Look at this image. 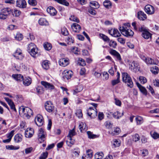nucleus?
Segmentation results:
<instances>
[{"mask_svg":"<svg viewBox=\"0 0 159 159\" xmlns=\"http://www.w3.org/2000/svg\"><path fill=\"white\" fill-rule=\"evenodd\" d=\"M12 77L16 80L18 81H21L23 80V76L22 75L20 74H13Z\"/></svg>","mask_w":159,"mask_h":159,"instance_id":"26","label":"nucleus"},{"mask_svg":"<svg viewBox=\"0 0 159 159\" xmlns=\"http://www.w3.org/2000/svg\"><path fill=\"white\" fill-rule=\"evenodd\" d=\"M110 53L111 55H113L117 61H121L122 59L120 55L118 52L115 50H112L111 51Z\"/></svg>","mask_w":159,"mask_h":159,"instance_id":"18","label":"nucleus"},{"mask_svg":"<svg viewBox=\"0 0 159 159\" xmlns=\"http://www.w3.org/2000/svg\"><path fill=\"white\" fill-rule=\"evenodd\" d=\"M139 80L140 82L142 84H144L147 82V80L146 78L143 76H140L139 78Z\"/></svg>","mask_w":159,"mask_h":159,"instance_id":"63","label":"nucleus"},{"mask_svg":"<svg viewBox=\"0 0 159 159\" xmlns=\"http://www.w3.org/2000/svg\"><path fill=\"white\" fill-rule=\"evenodd\" d=\"M77 61L78 65L84 66L86 65V63L85 61L81 58H78L77 59Z\"/></svg>","mask_w":159,"mask_h":159,"instance_id":"36","label":"nucleus"},{"mask_svg":"<svg viewBox=\"0 0 159 159\" xmlns=\"http://www.w3.org/2000/svg\"><path fill=\"white\" fill-rule=\"evenodd\" d=\"M76 115L79 118H81L83 117V114L81 109H79L77 110Z\"/></svg>","mask_w":159,"mask_h":159,"instance_id":"62","label":"nucleus"},{"mask_svg":"<svg viewBox=\"0 0 159 159\" xmlns=\"http://www.w3.org/2000/svg\"><path fill=\"white\" fill-rule=\"evenodd\" d=\"M145 62L148 65L156 64V63L154 62L153 59L149 57L147 58V59Z\"/></svg>","mask_w":159,"mask_h":159,"instance_id":"48","label":"nucleus"},{"mask_svg":"<svg viewBox=\"0 0 159 159\" xmlns=\"http://www.w3.org/2000/svg\"><path fill=\"white\" fill-rule=\"evenodd\" d=\"M11 13L14 16L18 17L20 15L21 12L20 10L15 8L13 10H11Z\"/></svg>","mask_w":159,"mask_h":159,"instance_id":"29","label":"nucleus"},{"mask_svg":"<svg viewBox=\"0 0 159 159\" xmlns=\"http://www.w3.org/2000/svg\"><path fill=\"white\" fill-rule=\"evenodd\" d=\"M56 1L58 3L63 5L68 6H69V3L66 0H54Z\"/></svg>","mask_w":159,"mask_h":159,"instance_id":"38","label":"nucleus"},{"mask_svg":"<svg viewBox=\"0 0 159 159\" xmlns=\"http://www.w3.org/2000/svg\"><path fill=\"white\" fill-rule=\"evenodd\" d=\"M108 33L112 36L115 37H119L121 36L117 30L115 29L109 30Z\"/></svg>","mask_w":159,"mask_h":159,"instance_id":"16","label":"nucleus"},{"mask_svg":"<svg viewBox=\"0 0 159 159\" xmlns=\"http://www.w3.org/2000/svg\"><path fill=\"white\" fill-rule=\"evenodd\" d=\"M87 111L88 115L91 118H93L97 115V111L93 109L92 107H89L87 109Z\"/></svg>","mask_w":159,"mask_h":159,"instance_id":"11","label":"nucleus"},{"mask_svg":"<svg viewBox=\"0 0 159 159\" xmlns=\"http://www.w3.org/2000/svg\"><path fill=\"white\" fill-rule=\"evenodd\" d=\"M47 11L51 16H54L57 14V11L52 7L50 6L48 7L47 9Z\"/></svg>","mask_w":159,"mask_h":159,"instance_id":"20","label":"nucleus"},{"mask_svg":"<svg viewBox=\"0 0 159 159\" xmlns=\"http://www.w3.org/2000/svg\"><path fill=\"white\" fill-rule=\"evenodd\" d=\"M152 34L149 32L148 30L144 32H143L142 36L143 38L146 39H148L151 38Z\"/></svg>","mask_w":159,"mask_h":159,"instance_id":"31","label":"nucleus"},{"mask_svg":"<svg viewBox=\"0 0 159 159\" xmlns=\"http://www.w3.org/2000/svg\"><path fill=\"white\" fill-rule=\"evenodd\" d=\"M39 24L41 25H47L48 24V21L46 19L43 18H40L38 21Z\"/></svg>","mask_w":159,"mask_h":159,"instance_id":"32","label":"nucleus"},{"mask_svg":"<svg viewBox=\"0 0 159 159\" xmlns=\"http://www.w3.org/2000/svg\"><path fill=\"white\" fill-rule=\"evenodd\" d=\"M45 107L46 110L49 112H52L54 110V106L52 102L50 101H47L45 102Z\"/></svg>","mask_w":159,"mask_h":159,"instance_id":"13","label":"nucleus"},{"mask_svg":"<svg viewBox=\"0 0 159 159\" xmlns=\"http://www.w3.org/2000/svg\"><path fill=\"white\" fill-rule=\"evenodd\" d=\"M129 65H130L129 68L134 72H136L140 70V66L138 62L137 61H133L130 62Z\"/></svg>","mask_w":159,"mask_h":159,"instance_id":"6","label":"nucleus"},{"mask_svg":"<svg viewBox=\"0 0 159 159\" xmlns=\"http://www.w3.org/2000/svg\"><path fill=\"white\" fill-rule=\"evenodd\" d=\"M158 68L156 66H153L151 68V71L152 73L156 75L158 74Z\"/></svg>","mask_w":159,"mask_h":159,"instance_id":"46","label":"nucleus"},{"mask_svg":"<svg viewBox=\"0 0 159 159\" xmlns=\"http://www.w3.org/2000/svg\"><path fill=\"white\" fill-rule=\"evenodd\" d=\"M28 3L29 4L32 6H35L37 4L36 0H28Z\"/></svg>","mask_w":159,"mask_h":159,"instance_id":"54","label":"nucleus"},{"mask_svg":"<svg viewBox=\"0 0 159 159\" xmlns=\"http://www.w3.org/2000/svg\"><path fill=\"white\" fill-rule=\"evenodd\" d=\"M132 25L134 30L136 31L141 32H143L148 30L147 28L144 25L139 26L138 23L135 22H133L132 23Z\"/></svg>","mask_w":159,"mask_h":159,"instance_id":"8","label":"nucleus"},{"mask_svg":"<svg viewBox=\"0 0 159 159\" xmlns=\"http://www.w3.org/2000/svg\"><path fill=\"white\" fill-rule=\"evenodd\" d=\"M15 38L17 40L21 41L23 38V36L21 33H17L15 36Z\"/></svg>","mask_w":159,"mask_h":159,"instance_id":"56","label":"nucleus"},{"mask_svg":"<svg viewBox=\"0 0 159 159\" xmlns=\"http://www.w3.org/2000/svg\"><path fill=\"white\" fill-rule=\"evenodd\" d=\"M61 32L62 34L64 36H67L68 34V32L66 28L65 27L61 28Z\"/></svg>","mask_w":159,"mask_h":159,"instance_id":"59","label":"nucleus"},{"mask_svg":"<svg viewBox=\"0 0 159 159\" xmlns=\"http://www.w3.org/2000/svg\"><path fill=\"white\" fill-rule=\"evenodd\" d=\"M48 152H43L39 157V159H46L48 157Z\"/></svg>","mask_w":159,"mask_h":159,"instance_id":"61","label":"nucleus"},{"mask_svg":"<svg viewBox=\"0 0 159 159\" xmlns=\"http://www.w3.org/2000/svg\"><path fill=\"white\" fill-rule=\"evenodd\" d=\"M49 63L48 61L45 60L43 61L42 63L43 68L45 70H48L49 68Z\"/></svg>","mask_w":159,"mask_h":159,"instance_id":"34","label":"nucleus"},{"mask_svg":"<svg viewBox=\"0 0 159 159\" xmlns=\"http://www.w3.org/2000/svg\"><path fill=\"white\" fill-rule=\"evenodd\" d=\"M23 136L20 134H16L14 137L15 142L18 143L21 142L22 140Z\"/></svg>","mask_w":159,"mask_h":159,"instance_id":"27","label":"nucleus"},{"mask_svg":"<svg viewBox=\"0 0 159 159\" xmlns=\"http://www.w3.org/2000/svg\"><path fill=\"white\" fill-rule=\"evenodd\" d=\"M69 19L70 20L75 22L77 23H79L80 22L79 19L74 15L71 16Z\"/></svg>","mask_w":159,"mask_h":159,"instance_id":"60","label":"nucleus"},{"mask_svg":"<svg viewBox=\"0 0 159 159\" xmlns=\"http://www.w3.org/2000/svg\"><path fill=\"white\" fill-rule=\"evenodd\" d=\"M120 132V129L119 128H115L113 129L112 130L109 131L110 134L112 135H117Z\"/></svg>","mask_w":159,"mask_h":159,"instance_id":"25","label":"nucleus"},{"mask_svg":"<svg viewBox=\"0 0 159 159\" xmlns=\"http://www.w3.org/2000/svg\"><path fill=\"white\" fill-rule=\"evenodd\" d=\"M137 84L141 92L144 95H146L147 94V91L146 88L142 86L139 83H137Z\"/></svg>","mask_w":159,"mask_h":159,"instance_id":"30","label":"nucleus"},{"mask_svg":"<svg viewBox=\"0 0 159 159\" xmlns=\"http://www.w3.org/2000/svg\"><path fill=\"white\" fill-rule=\"evenodd\" d=\"M136 124L137 125H140L144 122V120L143 117L141 116H137L135 118Z\"/></svg>","mask_w":159,"mask_h":159,"instance_id":"22","label":"nucleus"},{"mask_svg":"<svg viewBox=\"0 0 159 159\" xmlns=\"http://www.w3.org/2000/svg\"><path fill=\"white\" fill-rule=\"evenodd\" d=\"M59 63L60 66L65 67L69 64V59L68 58H62L60 59L59 61Z\"/></svg>","mask_w":159,"mask_h":159,"instance_id":"17","label":"nucleus"},{"mask_svg":"<svg viewBox=\"0 0 159 159\" xmlns=\"http://www.w3.org/2000/svg\"><path fill=\"white\" fill-rule=\"evenodd\" d=\"M66 142L68 146L71 147L74 144L75 141L74 140L72 139V138H69L68 140L66 141Z\"/></svg>","mask_w":159,"mask_h":159,"instance_id":"42","label":"nucleus"},{"mask_svg":"<svg viewBox=\"0 0 159 159\" xmlns=\"http://www.w3.org/2000/svg\"><path fill=\"white\" fill-rule=\"evenodd\" d=\"M122 81L130 88H132L134 86L133 82L130 75L127 73L122 74Z\"/></svg>","mask_w":159,"mask_h":159,"instance_id":"2","label":"nucleus"},{"mask_svg":"<svg viewBox=\"0 0 159 159\" xmlns=\"http://www.w3.org/2000/svg\"><path fill=\"white\" fill-rule=\"evenodd\" d=\"M41 83L42 85L47 89H52L54 88V86L53 85L46 81H42Z\"/></svg>","mask_w":159,"mask_h":159,"instance_id":"24","label":"nucleus"},{"mask_svg":"<svg viewBox=\"0 0 159 159\" xmlns=\"http://www.w3.org/2000/svg\"><path fill=\"white\" fill-rule=\"evenodd\" d=\"M71 51L75 54L78 55L80 53L79 51L78 50V48L75 47H72L71 49Z\"/></svg>","mask_w":159,"mask_h":159,"instance_id":"52","label":"nucleus"},{"mask_svg":"<svg viewBox=\"0 0 159 159\" xmlns=\"http://www.w3.org/2000/svg\"><path fill=\"white\" fill-rule=\"evenodd\" d=\"M124 114L123 112H122L121 113L119 112V111H116L113 114V116L114 118L117 119H118L120 118Z\"/></svg>","mask_w":159,"mask_h":159,"instance_id":"35","label":"nucleus"},{"mask_svg":"<svg viewBox=\"0 0 159 159\" xmlns=\"http://www.w3.org/2000/svg\"><path fill=\"white\" fill-rule=\"evenodd\" d=\"M137 17L140 20H143L147 19L146 14L142 11H140L138 12Z\"/></svg>","mask_w":159,"mask_h":159,"instance_id":"21","label":"nucleus"},{"mask_svg":"<svg viewBox=\"0 0 159 159\" xmlns=\"http://www.w3.org/2000/svg\"><path fill=\"white\" fill-rule=\"evenodd\" d=\"M43 47L46 50L48 51L50 50L52 48L51 44L48 42H46L44 43Z\"/></svg>","mask_w":159,"mask_h":159,"instance_id":"39","label":"nucleus"},{"mask_svg":"<svg viewBox=\"0 0 159 159\" xmlns=\"http://www.w3.org/2000/svg\"><path fill=\"white\" fill-rule=\"evenodd\" d=\"M99 36L102 39L104 40V41L106 42H109L110 39L106 35L102 34H99Z\"/></svg>","mask_w":159,"mask_h":159,"instance_id":"47","label":"nucleus"},{"mask_svg":"<svg viewBox=\"0 0 159 159\" xmlns=\"http://www.w3.org/2000/svg\"><path fill=\"white\" fill-rule=\"evenodd\" d=\"M27 50L32 57H36V55L38 53V49L34 43H31L28 45Z\"/></svg>","mask_w":159,"mask_h":159,"instance_id":"4","label":"nucleus"},{"mask_svg":"<svg viewBox=\"0 0 159 159\" xmlns=\"http://www.w3.org/2000/svg\"><path fill=\"white\" fill-rule=\"evenodd\" d=\"M46 133L42 128L40 129L38 134V139L40 143L43 142L46 139Z\"/></svg>","mask_w":159,"mask_h":159,"instance_id":"7","label":"nucleus"},{"mask_svg":"<svg viewBox=\"0 0 159 159\" xmlns=\"http://www.w3.org/2000/svg\"><path fill=\"white\" fill-rule=\"evenodd\" d=\"M15 100L18 102H22L23 98L22 96L21 95H17L14 97Z\"/></svg>","mask_w":159,"mask_h":159,"instance_id":"43","label":"nucleus"},{"mask_svg":"<svg viewBox=\"0 0 159 159\" xmlns=\"http://www.w3.org/2000/svg\"><path fill=\"white\" fill-rule=\"evenodd\" d=\"M108 42L109 43V45L110 47L113 48H116L117 46V43L116 42L111 40V41L110 40L109 42Z\"/></svg>","mask_w":159,"mask_h":159,"instance_id":"58","label":"nucleus"},{"mask_svg":"<svg viewBox=\"0 0 159 159\" xmlns=\"http://www.w3.org/2000/svg\"><path fill=\"white\" fill-rule=\"evenodd\" d=\"M145 11L148 14L151 15L154 13V9L152 6L147 5L145 6Z\"/></svg>","mask_w":159,"mask_h":159,"instance_id":"14","label":"nucleus"},{"mask_svg":"<svg viewBox=\"0 0 159 159\" xmlns=\"http://www.w3.org/2000/svg\"><path fill=\"white\" fill-rule=\"evenodd\" d=\"M22 80L23 84L25 86L29 85L32 82L31 79L29 77H25L24 79L23 78V80Z\"/></svg>","mask_w":159,"mask_h":159,"instance_id":"28","label":"nucleus"},{"mask_svg":"<svg viewBox=\"0 0 159 159\" xmlns=\"http://www.w3.org/2000/svg\"><path fill=\"white\" fill-rule=\"evenodd\" d=\"M76 134L75 129L74 128L72 130H70L69 131L68 135H67V137L69 138H71L72 137Z\"/></svg>","mask_w":159,"mask_h":159,"instance_id":"55","label":"nucleus"},{"mask_svg":"<svg viewBox=\"0 0 159 159\" xmlns=\"http://www.w3.org/2000/svg\"><path fill=\"white\" fill-rule=\"evenodd\" d=\"M103 156V154L102 152H98L94 156L95 159H102Z\"/></svg>","mask_w":159,"mask_h":159,"instance_id":"44","label":"nucleus"},{"mask_svg":"<svg viewBox=\"0 0 159 159\" xmlns=\"http://www.w3.org/2000/svg\"><path fill=\"white\" fill-rule=\"evenodd\" d=\"M36 90L38 94H40L43 93L44 89L43 87L41 86H38L36 88Z\"/></svg>","mask_w":159,"mask_h":159,"instance_id":"49","label":"nucleus"},{"mask_svg":"<svg viewBox=\"0 0 159 159\" xmlns=\"http://www.w3.org/2000/svg\"><path fill=\"white\" fill-rule=\"evenodd\" d=\"M34 130L33 128H29L25 130V135L26 138H30L32 137L34 134Z\"/></svg>","mask_w":159,"mask_h":159,"instance_id":"15","label":"nucleus"},{"mask_svg":"<svg viewBox=\"0 0 159 159\" xmlns=\"http://www.w3.org/2000/svg\"><path fill=\"white\" fill-rule=\"evenodd\" d=\"M121 142L119 139H114L113 140L112 144L114 147H117L120 145Z\"/></svg>","mask_w":159,"mask_h":159,"instance_id":"41","label":"nucleus"},{"mask_svg":"<svg viewBox=\"0 0 159 159\" xmlns=\"http://www.w3.org/2000/svg\"><path fill=\"white\" fill-rule=\"evenodd\" d=\"M13 56L17 59L22 60L24 58L22 51L20 48H17L13 53Z\"/></svg>","mask_w":159,"mask_h":159,"instance_id":"9","label":"nucleus"},{"mask_svg":"<svg viewBox=\"0 0 159 159\" xmlns=\"http://www.w3.org/2000/svg\"><path fill=\"white\" fill-rule=\"evenodd\" d=\"M104 6L105 7L107 8H109V7H110L112 5V3L110 1L108 0H105L103 3Z\"/></svg>","mask_w":159,"mask_h":159,"instance_id":"45","label":"nucleus"},{"mask_svg":"<svg viewBox=\"0 0 159 159\" xmlns=\"http://www.w3.org/2000/svg\"><path fill=\"white\" fill-rule=\"evenodd\" d=\"M63 74L64 77L68 80L71 78L73 72L71 70H66L63 71Z\"/></svg>","mask_w":159,"mask_h":159,"instance_id":"19","label":"nucleus"},{"mask_svg":"<svg viewBox=\"0 0 159 159\" xmlns=\"http://www.w3.org/2000/svg\"><path fill=\"white\" fill-rule=\"evenodd\" d=\"M130 24L129 23L124 24L122 27H120L119 29L121 34L126 37L132 36L134 32L130 28Z\"/></svg>","mask_w":159,"mask_h":159,"instance_id":"1","label":"nucleus"},{"mask_svg":"<svg viewBox=\"0 0 159 159\" xmlns=\"http://www.w3.org/2000/svg\"><path fill=\"white\" fill-rule=\"evenodd\" d=\"M90 7L94 9H98L100 6L98 2L95 1H92L90 2Z\"/></svg>","mask_w":159,"mask_h":159,"instance_id":"33","label":"nucleus"},{"mask_svg":"<svg viewBox=\"0 0 159 159\" xmlns=\"http://www.w3.org/2000/svg\"><path fill=\"white\" fill-rule=\"evenodd\" d=\"M66 41L68 44H71L74 43V39L72 36H69L67 37Z\"/></svg>","mask_w":159,"mask_h":159,"instance_id":"40","label":"nucleus"},{"mask_svg":"<svg viewBox=\"0 0 159 159\" xmlns=\"http://www.w3.org/2000/svg\"><path fill=\"white\" fill-rule=\"evenodd\" d=\"M35 122L38 126H42L44 123L43 116L40 115H38L35 119Z\"/></svg>","mask_w":159,"mask_h":159,"instance_id":"12","label":"nucleus"},{"mask_svg":"<svg viewBox=\"0 0 159 159\" xmlns=\"http://www.w3.org/2000/svg\"><path fill=\"white\" fill-rule=\"evenodd\" d=\"M140 138V137L139 135L137 134H136L132 136V140L135 142H136L139 140Z\"/></svg>","mask_w":159,"mask_h":159,"instance_id":"57","label":"nucleus"},{"mask_svg":"<svg viewBox=\"0 0 159 159\" xmlns=\"http://www.w3.org/2000/svg\"><path fill=\"white\" fill-rule=\"evenodd\" d=\"M150 134L152 137L155 139H157L159 137V134L155 131H151Z\"/></svg>","mask_w":159,"mask_h":159,"instance_id":"53","label":"nucleus"},{"mask_svg":"<svg viewBox=\"0 0 159 159\" xmlns=\"http://www.w3.org/2000/svg\"><path fill=\"white\" fill-rule=\"evenodd\" d=\"M72 152L75 155V156L76 157L79 156L80 153L79 149L78 148H75L71 150Z\"/></svg>","mask_w":159,"mask_h":159,"instance_id":"51","label":"nucleus"},{"mask_svg":"<svg viewBox=\"0 0 159 159\" xmlns=\"http://www.w3.org/2000/svg\"><path fill=\"white\" fill-rule=\"evenodd\" d=\"M14 132L15 130H12L11 132L7 134L6 135L7 137L11 140L12 137L14 135Z\"/></svg>","mask_w":159,"mask_h":159,"instance_id":"64","label":"nucleus"},{"mask_svg":"<svg viewBox=\"0 0 159 159\" xmlns=\"http://www.w3.org/2000/svg\"><path fill=\"white\" fill-rule=\"evenodd\" d=\"M27 2L25 0H16V7L21 9H24L27 7Z\"/></svg>","mask_w":159,"mask_h":159,"instance_id":"10","label":"nucleus"},{"mask_svg":"<svg viewBox=\"0 0 159 159\" xmlns=\"http://www.w3.org/2000/svg\"><path fill=\"white\" fill-rule=\"evenodd\" d=\"M6 148L9 150H16L19 149L20 147L19 146L7 145L6 146Z\"/></svg>","mask_w":159,"mask_h":159,"instance_id":"37","label":"nucleus"},{"mask_svg":"<svg viewBox=\"0 0 159 159\" xmlns=\"http://www.w3.org/2000/svg\"><path fill=\"white\" fill-rule=\"evenodd\" d=\"M20 113H22L25 117L28 119L29 118L33 115V112L32 110L28 107H24L21 106L19 109Z\"/></svg>","mask_w":159,"mask_h":159,"instance_id":"3","label":"nucleus"},{"mask_svg":"<svg viewBox=\"0 0 159 159\" xmlns=\"http://www.w3.org/2000/svg\"><path fill=\"white\" fill-rule=\"evenodd\" d=\"M104 125L106 128L110 129L113 126V124L109 121H106L104 123Z\"/></svg>","mask_w":159,"mask_h":159,"instance_id":"50","label":"nucleus"},{"mask_svg":"<svg viewBox=\"0 0 159 159\" xmlns=\"http://www.w3.org/2000/svg\"><path fill=\"white\" fill-rule=\"evenodd\" d=\"M11 9L9 7H5L2 9L0 11V19L5 20L11 14Z\"/></svg>","mask_w":159,"mask_h":159,"instance_id":"5","label":"nucleus"},{"mask_svg":"<svg viewBox=\"0 0 159 159\" xmlns=\"http://www.w3.org/2000/svg\"><path fill=\"white\" fill-rule=\"evenodd\" d=\"M73 31L76 33H79L81 30V27L77 23H73L71 26Z\"/></svg>","mask_w":159,"mask_h":159,"instance_id":"23","label":"nucleus"}]
</instances>
